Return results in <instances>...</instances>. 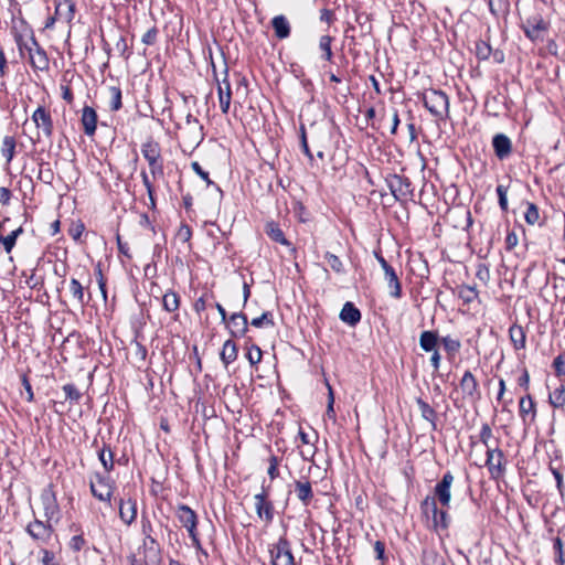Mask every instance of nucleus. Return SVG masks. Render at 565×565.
Segmentation results:
<instances>
[{
    "mask_svg": "<svg viewBox=\"0 0 565 565\" xmlns=\"http://www.w3.org/2000/svg\"><path fill=\"white\" fill-rule=\"evenodd\" d=\"M177 236L181 242L188 243L192 237L191 227L186 224H181L177 233Z\"/></svg>",
    "mask_w": 565,
    "mask_h": 565,
    "instance_id": "63",
    "label": "nucleus"
},
{
    "mask_svg": "<svg viewBox=\"0 0 565 565\" xmlns=\"http://www.w3.org/2000/svg\"><path fill=\"white\" fill-rule=\"evenodd\" d=\"M519 415L524 424L533 423L536 417V404L530 393L519 401Z\"/></svg>",
    "mask_w": 565,
    "mask_h": 565,
    "instance_id": "18",
    "label": "nucleus"
},
{
    "mask_svg": "<svg viewBox=\"0 0 565 565\" xmlns=\"http://www.w3.org/2000/svg\"><path fill=\"white\" fill-rule=\"evenodd\" d=\"M268 461H269V467L267 469V473H268L270 480H275L279 477V469H278L279 458L275 455H271L269 457Z\"/></svg>",
    "mask_w": 565,
    "mask_h": 565,
    "instance_id": "61",
    "label": "nucleus"
},
{
    "mask_svg": "<svg viewBox=\"0 0 565 565\" xmlns=\"http://www.w3.org/2000/svg\"><path fill=\"white\" fill-rule=\"evenodd\" d=\"M140 550L143 553V562L146 565L160 564L162 550L156 536L143 537Z\"/></svg>",
    "mask_w": 565,
    "mask_h": 565,
    "instance_id": "14",
    "label": "nucleus"
},
{
    "mask_svg": "<svg viewBox=\"0 0 565 565\" xmlns=\"http://www.w3.org/2000/svg\"><path fill=\"white\" fill-rule=\"evenodd\" d=\"M141 153L143 158L147 160V162L156 161L162 158L161 154V147L159 142L153 140L152 138H149L147 141H145L141 145Z\"/></svg>",
    "mask_w": 565,
    "mask_h": 565,
    "instance_id": "29",
    "label": "nucleus"
},
{
    "mask_svg": "<svg viewBox=\"0 0 565 565\" xmlns=\"http://www.w3.org/2000/svg\"><path fill=\"white\" fill-rule=\"evenodd\" d=\"M462 392L468 396H475L478 393V381L470 371H466L460 381Z\"/></svg>",
    "mask_w": 565,
    "mask_h": 565,
    "instance_id": "33",
    "label": "nucleus"
},
{
    "mask_svg": "<svg viewBox=\"0 0 565 565\" xmlns=\"http://www.w3.org/2000/svg\"><path fill=\"white\" fill-rule=\"evenodd\" d=\"M76 12L74 0H55V13L60 21L70 24Z\"/></svg>",
    "mask_w": 565,
    "mask_h": 565,
    "instance_id": "22",
    "label": "nucleus"
},
{
    "mask_svg": "<svg viewBox=\"0 0 565 565\" xmlns=\"http://www.w3.org/2000/svg\"><path fill=\"white\" fill-rule=\"evenodd\" d=\"M31 120L36 128V137L35 139H32L33 143L40 142L43 137L46 139L52 138L54 131V122L50 109L43 105H39L31 115Z\"/></svg>",
    "mask_w": 565,
    "mask_h": 565,
    "instance_id": "3",
    "label": "nucleus"
},
{
    "mask_svg": "<svg viewBox=\"0 0 565 565\" xmlns=\"http://www.w3.org/2000/svg\"><path fill=\"white\" fill-rule=\"evenodd\" d=\"M88 287H84L78 279L71 278L68 289L73 299L81 306H86L90 300V292L85 291Z\"/></svg>",
    "mask_w": 565,
    "mask_h": 565,
    "instance_id": "23",
    "label": "nucleus"
},
{
    "mask_svg": "<svg viewBox=\"0 0 565 565\" xmlns=\"http://www.w3.org/2000/svg\"><path fill=\"white\" fill-rule=\"evenodd\" d=\"M25 532L39 545H46L52 540L54 527L51 521L34 518L25 526Z\"/></svg>",
    "mask_w": 565,
    "mask_h": 565,
    "instance_id": "8",
    "label": "nucleus"
},
{
    "mask_svg": "<svg viewBox=\"0 0 565 565\" xmlns=\"http://www.w3.org/2000/svg\"><path fill=\"white\" fill-rule=\"evenodd\" d=\"M23 233V228L19 227L14 231H12L7 236H0V244H2L4 250L9 254L15 246L18 237Z\"/></svg>",
    "mask_w": 565,
    "mask_h": 565,
    "instance_id": "43",
    "label": "nucleus"
},
{
    "mask_svg": "<svg viewBox=\"0 0 565 565\" xmlns=\"http://www.w3.org/2000/svg\"><path fill=\"white\" fill-rule=\"evenodd\" d=\"M509 338L515 350H521L525 348L526 334L521 326L513 323L509 329Z\"/></svg>",
    "mask_w": 565,
    "mask_h": 565,
    "instance_id": "32",
    "label": "nucleus"
},
{
    "mask_svg": "<svg viewBox=\"0 0 565 565\" xmlns=\"http://www.w3.org/2000/svg\"><path fill=\"white\" fill-rule=\"evenodd\" d=\"M430 523V527L435 531L447 530L450 524V516L446 510H438Z\"/></svg>",
    "mask_w": 565,
    "mask_h": 565,
    "instance_id": "39",
    "label": "nucleus"
},
{
    "mask_svg": "<svg viewBox=\"0 0 565 565\" xmlns=\"http://www.w3.org/2000/svg\"><path fill=\"white\" fill-rule=\"evenodd\" d=\"M437 507V500L433 498L431 495H427L422 502H420V513L423 516H425L428 521H433V516H436V513L438 512Z\"/></svg>",
    "mask_w": 565,
    "mask_h": 565,
    "instance_id": "35",
    "label": "nucleus"
},
{
    "mask_svg": "<svg viewBox=\"0 0 565 565\" xmlns=\"http://www.w3.org/2000/svg\"><path fill=\"white\" fill-rule=\"evenodd\" d=\"M86 545V540L83 536V533L74 535L70 542L68 546L73 552H79Z\"/></svg>",
    "mask_w": 565,
    "mask_h": 565,
    "instance_id": "62",
    "label": "nucleus"
},
{
    "mask_svg": "<svg viewBox=\"0 0 565 565\" xmlns=\"http://www.w3.org/2000/svg\"><path fill=\"white\" fill-rule=\"evenodd\" d=\"M439 342V334L435 330H425L419 335V347L424 352L435 351V349H438Z\"/></svg>",
    "mask_w": 565,
    "mask_h": 565,
    "instance_id": "26",
    "label": "nucleus"
},
{
    "mask_svg": "<svg viewBox=\"0 0 565 565\" xmlns=\"http://www.w3.org/2000/svg\"><path fill=\"white\" fill-rule=\"evenodd\" d=\"M494 439L490 425L488 423H483L479 433V440L486 447V450L489 449V447L494 446Z\"/></svg>",
    "mask_w": 565,
    "mask_h": 565,
    "instance_id": "47",
    "label": "nucleus"
},
{
    "mask_svg": "<svg viewBox=\"0 0 565 565\" xmlns=\"http://www.w3.org/2000/svg\"><path fill=\"white\" fill-rule=\"evenodd\" d=\"M339 317L342 322L354 327L361 321L362 315L354 303L348 301L343 305Z\"/></svg>",
    "mask_w": 565,
    "mask_h": 565,
    "instance_id": "24",
    "label": "nucleus"
},
{
    "mask_svg": "<svg viewBox=\"0 0 565 565\" xmlns=\"http://www.w3.org/2000/svg\"><path fill=\"white\" fill-rule=\"evenodd\" d=\"M237 354L238 349L236 343L231 339L226 340L220 353V358L224 366L227 367L231 363H233L237 359Z\"/></svg>",
    "mask_w": 565,
    "mask_h": 565,
    "instance_id": "31",
    "label": "nucleus"
},
{
    "mask_svg": "<svg viewBox=\"0 0 565 565\" xmlns=\"http://www.w3.org/2000/svg\"><path fill=\"white\" fill-rule=\"evenodd\" d=\"M374 255L384 271V279L387 282L390 296L394 299L402 298V284L396 274V270L387 263L381 253H375Z\"/></svg>",
    "mask_w": 565,
    "mask_h": 565,
    "instance_id": "10",
    "label": "nucleus"
},
{
    "mask_svg": "<svg viewBox=\"0 0 565 565\" xmlns=\"http://www.w3.org/2000/svg\"><path fill=\"white\" fill-rule=\"evenodd\" d=\"M14 40L20 51H22L23 47L28 51L30 64L34 70L42 72L49 70L50 61L47 54L34 35H31V45L23 44V36L20 33H15Z\"/></svg>",
    "mask_w": 565,
    "mask_h": 565,
    "instance_id": "2",
    "label": "nucleus"
},
{
    "mask_svg": "<svg viewBox=\"0 0 565 565\" xmlns=\"http://www.w3.org/2000/svg\"><path fill=\"white\" fill-rule=\"evenodd\" d=\"M457 295L466 305L473 302L478 298V291L476 286L469 285L459 286Z\"/></svg>",
    "mask_w": 565,
    "mask_h": 565,
    "instance_id": "40",
    "label": "nucleus"
},
{
    "mask_svg": "<svg viewBox=\"0 0 565 565\" xmlns=\"http://www.w3.org/2000/svg\"><path fill=\"white\" fill-rule=\"evenodd\" d=\"M499 438H495L494 446L486 450V467L493 480L501 479L507 471V458L499 447Z\"/></svg>",
    "mask_w": 565,
    "mask_h": 565,
    "instance_id": "4",
    "label": "nucleus"
},
{
    "mask_svg": "<svg viewBox=\"0 0 565 565\" xmlns=\"http://www.w3.org/2000/svg\"><path fill=\"white\" fill-rule=\"evenodd\" d=\"M227 328L233 338H243L248 331V320L245 313L235 312L227 319Z\"/></svg>",
    "mask_w": 565,
    "mask_h": 565,
    "instance_id": "17",
    "label": "nucleus"
},
{
    "mask_svg": "<svg viewBox=\"0 0 565 565\" xmlns=\"http://www.w3.org/2000/svg\"><path fill=\"white\" fill-rule=\"evenodd\" d=\"M416 404L418 406V409L420 412L422 418L427 420L430 426L431 430L436 431L438 429L437 427V412L422 397L416 398Z\"/></svg>",
    "mask_w": 565,
    "mask_h": 565,
    "instance_id": "28",
    "label": "nucleus"
},
{
    "mask_svg": "<svg viewBox=\"0 0 565 565\" xmlns=\"http://www.w3.org/2000/svg\"><path fill=\"white\" fill-rule=\"evenodd\" d=\"M491 52H492V49L488 42H486L483 40H479L476 42V56L479 60H481V61L488 60Z\"/></svg>",
    "mask_w": 565,
    "mask_h": 565,
    "instance_id": "51",
    "label": "nucleus"
},
{
    "mask_svg": "<svg viewBox=\"0 0 565 565\" xmlns=\"http://www.w3.org/2000/svg\"><path fill=\"white\" fill-rule=\"evenodd\" d=\"M15 152V139L12 136H6L2 141L1 153L6 158L7 163H10Z\"/></svg>",
    "mask_w": 565,
    "mask_h": 565,
    "instance_id": "44",
    "label": "nucleus"
},
{
    "mask_svg": "<svg viewBox=\"0 0 565 565\" xmlns=\"http://www.w3.org/2000/svg\"><path fill=\"white\" fill-rule=\"evenodd\" d=\"M269 486L262 484V491L254 495V507L257 518L266 525L273 523L275 518V507L269 499Z\"/></svg>",
    "mask_w": 565,
    "mask_h": 565,
    "instance_id": "6",
    "label": "nucleus"
},
{
    "mask_svg": "<svg viewBox=\"0 0 565 565\" xmlns=\"http://www.w3.org/2000/svg\"><path fill=\"white\" fill-rule=\"evenodd\" d=\"M213 73L214 77L217 82V95H218V103L220 108L222 110V114L226 115L230 110L231 100H232V89H231V83L228 79V68L225 66L224 70V77L222 81H220L216 76L215 66L213 65Z\"/></svg>",
    "mask_w": 565,
    "mask_h": 565,
    "instance_id": "13",
    "label": "nucleus"
},
{
    "mask_svg": "<svg viewBox=\"0 0 565 565\" xmlns=\"http://www.w3.org/2000/svg\"><path fill=\"white\" fill-rule=\"evenodd\" d=\"M98 116L96 110L85 105L82 109L81 124L86 136L93 137L96 132Z\"/></svg>",
    "mask_w": 565,
    "mask_h": 565,
    "instance_id": "21",
    "label": "nucleus"
},
{
    "mask_svg": "<svg viewBox=\"0 0 565 565\" xmlns=\"http://www.w3.org/2000/svg\"><path fill=\"white\" fill-rule=\"evenodd\" d=\"M150 174L152 179L162 178L164 174L163 158L148 162Z\"/></svg>",
    "mask_w": 565,
    "mask_h": 565,
    "instance_id": "55",
    "label": "nucleus"
},
{
    "mask_svg": "<svg viewBox=\"0 0 565 565\" xmlns=\"http://www.w3.org/2000/svg\"><path fill=\"white\" fill-rule=\"evenodd\" d=\"M492 147L498 159L504 160L512 153V141L505 134H497L492 138Z\"/></svg>",
    "mask_w": 565,
    "mask_h": 565,
    "instance_id": "19",
    "label": "nucleus"
},
{
    "mask_svg": "<svg viewBox=\"0 0 565 565\" xmlns=\"http://www.w3.org/2000/svg\"><path fill=\"white\" fill-rule=\"evenodd\" d=\"M495 192L498 194L500 209L503 212H507L508 211V186L503 185V184H499L495 189Z\"/></svg>",
    "mask_w": 565,
    "mask_h": 565,
    "instance_id": "58",
    "label": "nucleus"
},
{
    "mask_svg": "<svg viewBox=\"0 0 565 565\" xmlns=\"http://www.w3.org/2000/svg\"><path fill=\"white\" fill-rule=\"evenodd\" d=\"M525 35L532 41L543 40V33L547 30V23L542 17L526 19L523 24Z\"/></svg>",
    "mask_w": 565,
    "mask_h": 565,
    "instance_id": "15",
    "label": "nucleus"
},
{
    "mask_svg": "<svg viewBox=\"0 0 565 565\" xmlns=\"http://www.w3.org/2000/svg\"><path fill=\"white\" fill-rule=\"evenodd\" d=\"M175 516L185 529L198 524V515L195 511L186 504H179L177 507Z\"/></svg>",
    "mask_w": 565,
    "mask_h": 565,
    "instance_id": "27",
    "label": "nucleus"
},
{
    "mask_svg": "<svg viewBox=\"0 0 565 565\" xmlns=\"http://www.w3.org/2000/svg\"><path fill=\"white\" fill-rule=\"evenodd\" d=\"M265 232L271 241L285 246H291V243L285 237L282 230L277 223L268 222L266 224Z\"/></svg>",
    "mask_w": 565,
    "mask_h": 565,
    "instance_id": "34",
    "label": "nucleus"
},
{
    "mask_svg": "<svg viewBox=\"0 0 565 565\" xmlns=\"http://www.w3.org/2000/svg\"><path fill=\"white\" fill-rule=\"evenodd\" d=\"M553 369L556 376H565V353H561L554 358Z\"/></svg>",
    "mask_w": 565,
    "mask_h": 565,
    "instance_id": "60",
    "label": "nucleus"
},
{
    "mask_svg": "<svg viewBox=\"0 0 565 565\" xmlns=\"http://www.w3.org/2000/svg\"><path fill=\"white\" fill-rule=\"evenodd\" d=\"M98 459L103 465L106 472H110L114 469V452L110 447L106 444L103 445L97 451Z\"/></svg>",
    "mask_w": 565,
    "mask_h": 565,
    "instance_id": "37",
    "label": "nucleus"
},
{
    "mask_svg": "<svg viewBox=\"0 0 565 565\" xmlns=\"http://www.w3.org/2000/svg\"><path fill=\"white\" fill-rule=\"evenodd\" d=\"M181 299L180 296L173 291L168 290L162 296V308L164 311L173 313V320H178L179 318V308H180Z\"/></svg>",
    "mask_w": 565,
    "mask_h": 565,
    "instance_id": "25",
    "label": "nucleus"
},
{
    "mask_svg": "<svg viewBox=\"0 0 565 565\" xmlns=\"http://www.w3.org/2000/svg\"><path fill=\"white\" fill-rule=\"evenodd\" d=\"M324 259L327 260V263L329 264V266L331 267V269L333 271H335L337 274H343L344 273V266H343V263L341 262V259L330 253V252H327L324 254Z\"/></svg>",
    "mask_w": 565,
    "mask_h": 565,
    "instance_id": "52",
    "label": "nucleus"
},
{
    "mask_svg": "<svg viewBox=\"0 0 565 565\" xmlns=\"http://www.w3.org/2000/svg\"><path fill=\"white\" fill-rule=\"evenodd\" d=\"M419 97L431 116L439 120H446L449 118V97L445 92L428 88L420 93Z\"/></svg>",
    "mask_w": 565,
    "mask_h": 565,
    "instance_id": "1",
    "label": "nucleus"
},
{
    "mask_svg": "<svg viewBox=\"0 0 565 565\" xmlns=\"http://www.w3.org/2000/svg\"><path fill=\"white\" fill-rule=\"evenodd\" d=\"M191 168L202 180H204L207 183V185H214L221 194L223 193L221 188L210 179L209 172L204 171L199 162H192Z\"/></svg>",
    "mask_w": 565,
    "mask_h": 565,
    "instance_id": "54",
    "label": "nucleus"
},
{
    "mask_svg": "<svg viewBox=\"0 0 565 565\" xmlns=\"http://www.w3.org/2000/svg\"><path fill=\"white\" fill-rule=\"evenodd\" d=\"M295 493L302 505L308 507L313 500V490L308 478L302 477L294 482Z\"/></svg>",
    "mask_w": 565,
    "mask_h": 565,
    "instance_id": "20",
    "label": "nucleus"
},
{
    "mask_svg": "<svg viewBox=\"0 0 565 565\" xmlns=\"http://www.w3.org/2000/svg\"><path fill=\"white\" fill-rule=\"evenodd\" d=\"M212 297V295L203 294L200 298H198L193 305V309L196 313H201L206 309V303L209 298Z\"/></svg>",
    "mask_w": 565,
    "mask_h": 565,
    "instance_id": "64",
    "label": "nucleus"
},
{
    "mask_svg": "<svg viewBox=\"0 0 565 565\" xmlns=\"http://www.w3.org/2000/svg\"><path fill=\"white\" fill-rule=\"evenodd\" d=\"M110 100L109 108L111 111H118L122 107V93L118 86H110L108 88Z\"/></svg>",
    "mask_w": 565,
    "mask_h": 565,
    "instance_id": "45",
    "label": "nucleus"
},
{
    "mask_svg": "<svg viewBox=\"0 0 565 565\" xmlns=\"http://www.w3.org/2000/svg\"><path fill=\"white\" fill-rule=\"evenodd\" d=\"M385 182L396 201L405 202L413 199L414 188L407 177L391 173L385 178Z\"/></svg>",
    "mask_w": 565,
    "mask_h": 565,
    "instance_id": "5",
    "label": "nucleus"
},
{
    "mask_svg": "<svg viewBox=\"0 0 565 565\" xmlns=\"http://www.w3.org/2000/svg\"><path fill=\"white\" fill-rule=\"evenodd\" d=\"M423 565H446L444 557L435 550H424L422 555Z\"/></svg>",
    "mask_w": 565,
    "mask_h": 565,
    "instance_id": "42",
    "label": "nucleus"
},
{
    "mask_svg": "<svg viewBox=\"0 0 565 565\" xmlns=\"http://www.w3.org/2000/svg\"><path fill=\"white\" fill-rule=\"evenodd\" d=\"M454 479L451 471H446L434 488L433 498H435L444 508H449L450 505Z\"/></svg>",
    "mask_w": 565,
    "mask_h": 565,
    "instance_id": "12",
    "label": "nucleus"
},
{
    "mask_svg": "<svg viewBox=\"0 0 565 565\" xmlns=\"http://www.w3.org/2000/svg\"><path fill=\"white\" fill-rule=\"evenodd\" d=\"M548 402L555 408H563L565 406V386L559 385L548 394Z\"/></svg>",
    "mask_w": 565,
    "mask_h": 565,
    "instance_id": "41",
    "label": "nucleus"
},
{
    "mask_svg": "<svg viewBox=\"0 0 565 565\" xmlns=\"http://www.w3.org/2000/svg\"><path fill=\"white\" fill-rule=\"evenodd\" d=\"M440 343L446 351L448 359L452 360L456 354L460 351L461 342L459 339H454L450 335L440 338Z\"/></svg>",
    "mask_w": 565,
    "mask_h": 565,
    "instance_id": "36",
    "label": "nucleus"
},
{
    "mask_svg": "<svg viewBox=\"0 0 565 565\" xmlns=\"http://www.w3.org/2000/svg\"><path fill=\"white\" fill-rule=\"evenodd\" d=\"M300 146L305 156L309 159L310 164L313 163V154L309 148L306 135V128L303 125L300 126Z\"/></svg>",
    "mask_w": 565,
    "mask_h": 565,
    "instance_id": "56",
    "label": "nucleus"
},
{
    "mask_svg": "<svg viewBox=\"0 0 565 565\" xmlns=\"http://www.w3.org/2000/svg\"><path fill=\"white\" fill-rule=\"evenodd\" d=\"M140 524H141V534L143 535V537L154 536L153 535V532H154L153 525H152L149 516L146 513H142Z\"/></svg>",
    "mask_w": 565,
    "mask_h": 565,
    "instance_id": "59",
    "label": "nucleus"
},
{
    "mask_svg": "<svg viewBox=\"0 0 565 565\" xmlns=\"http://www.w3.org/2000/svg\"><path fill=\"white\" fill-rule=\"evenodd\" d=\"M333 38L330 35H321L319 39V50L321 51V60L331 62L333 58L332 44Z\"/></svg>",
    "mask_w": 565,
    "mask_h": 565,
    "instance_id": "38",
    "label": "nucleus"
},
{
    "mask_svg": "<svg viewBox=\"0 0 565 565\" xmlns=\"http://www.w3.org/2000/svg\"><path fill=\"white\" fill-rule=\"evenodd\" d=\"M271 25L275 31V35L279 40L287 39L290 35L291 28L287 18L282 14L276 15L271 20Z\"/></svg>",
    "mask_w": 565,
    "mask_h": 565,
    "instance_id": "30",
    "label": "nucleus"
},
{
    "mask_svg": "<svg viewBox=\"0 0 565 565\" xmlns=\"http://www.w3.org/2000/svg\"><path fill=\"white\" fill-rule=\"evenodd\" d=\"M553 550L555 553V563L556 565H565V551L563 546V541L559 536H556L553 540Z\"/></svg>",
    "mask_w": 565,
    "mask_h": 565,
    "instance_id": "50",
    "label": "nucleus"
},
{
    "mask_svg": "<svg viewBox=\"0 0 565 565\" xmlns=\"http://www.w3.org/2000/svg\"><path fill=\"white\" fill-rule=\"evenodd\" d=\"M38 179L45 184H52L54 181V171L49 162H40Z\"/></svg>",
    "mask_w": 565,
    "mask_h": 565,
    "instance_id": "46",
    "label": "nucleus"
},
{
    "mask_svg": "<svg viewBox=\"0 0 565 565\" xmlns=\"http://www.w3.org/2000/svg\"><path fill=\"white\" fill-rule=\"evenodd\" d=\"M63 392L65 393V399H68L72 403H78L82 398V393L77 390V387L72 384L67 383L63 385Z\"/></svg>",
    "mask_w": 565,
    "mask_h": 565,
    "instance_id": "53",
    "label": "nucleus"
},
{
    "mask_svg": "<svg viewBox=\"0 0 565 565\" xmlns=\"http://www.w3.org/2000/svg\"><path fill=\"white\" fill-rule=\"evenodd\" d=\"M250 324L255 328L274 327L275 322L273 313L270 311H265L262 313V316L253 318Z\"/></svg>",
    "mask_w": 565,
    "mask_h": 565,
    "instance_id": "49",
    "label": "nucleus"
},
{
    "mask_svg": "<svg viewBox=\"0 0 565 565\" xmlns=\"http://www.w3.org/2000/svg\"><path fill=\"white\" fill-rule=\"evenodd\" d=\"M118 514L121 522L126 525H131L138 514L137 501L134 498L119 499L118 501Z\"/></svg>",
    "mask_w": 565,
    "mask_h": 565,
    "instance_id": "16",
    "label": "nucleus"
},
{
    "mask_svg": "<svg viewBox=\"0 0 565 565\" xmlns=\"http://www.w3.org/2000/svg\"><path fill=\"white\" fill-rule=\"evenodd\" d=\"M524 220L529 225H534L539 223L540 220V211L536 204L532 202L526 203V211L524 213Z\"/></svg>",
    "mask_w": 565,
    "mask_h": 565,
    "instance_id": "48",
    "label": "nucleus"
},
{
    "mask_svg": "<svg viewBox=\"0 0 565 565\" xmlns=\"http://www.w3.org/2000/svg\"><path fill=\"white\" fill-rule=\"evenodd\" d=\"M269 554L271 565H295L291 544L285 535L269 545Z\"/></svg>",
    "mask_w": 565,
    "mask_h": 565,
    "instance_id": "7",
    "label": "nucleus"
},
{
    "mask_svg": "<svg viewBox=\"0 0 565 565\" xmlns=\"http://www.w3.org/2000/svg\"><path fill=\"white\" fill-rule=\"evenodd\" d=\"M40 499L44 511V519L51 522H58L61 510L53 487L49 486L43 489Z\"/></svg>",
    "mask_w": 565,
    "mask_h": 565,
    "instance_id": "11",
    "label": "nucleus"
},
{
    "mask_svg": "<svg viewBox=\"0 0 565 565\" xmlns=\"http://www.w3.org/2000/svg\"><path fill=\"white\" fill-rule=\"evenodd\" d=\"M89 489L94 498L110 504L115 483L108 476L95 473L94 480L89 482Z\"/></svg>",
    "mask_w": 565,
    "mask_h": 565,
    "instance_id": "9",
    "label": "nucleus"
},
{
    "mask_svg": "<svg viewBox=\"0 0 565 565\" xmlns=\"http://www.w3.org/2000/svg\"><path fill=\"white\" fill-rule=\"evenodd\" d=\"M262 356L263 352L260 348L256 344H253L246 353V358L252 365L258 364L262 361Z\"/></svg>",
    "mask_w": 565,
    "mask_h": 565,
    "instance_id": "57",
    "label": "nucleus"
}]
</instances>
